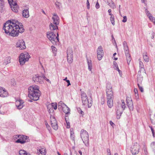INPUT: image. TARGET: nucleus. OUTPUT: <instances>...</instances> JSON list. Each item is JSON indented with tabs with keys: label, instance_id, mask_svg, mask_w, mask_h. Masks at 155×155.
Here are the masks:
<instances>
[{
	"label": "nucleus",
	"instance_id": "obj_23",
	"mask_svg": "<svg viewBox=\"0 0 155 155\" xmlns=\"http://www.w3.org/2000/svg\"><path fill=\"white\" fill-rule=\"evenodd\" d=\"M22 15L25 18H28L29 16L28 8L26 7L22 11Z\"/></svg>",
	"mask_w": 155,
	"mask_h": 155
},
{
	"label": "nucleus",
	"instance_id": "obj_56",
	"mask_svg": "<svg viewBox=\"0 0 155 155\" xmlns=\"http://www.w3.org/2000/svg\"><path fill=\"white\" fill-rule=\"evenodd\" d=\"M111 10L110 9H109L108 10V13H109V15L111 16V15H113V14H112L111 13Z\"/></svg>",
	"mask_w": 155,
	"mask_h": 155
},
{
	"label": "nucleus",
	"instance_id": "obj_55",
	"mask_svg": "<svg viewBox=\"0 0 155 155\" xmlns=\"http://www.w3.org/2000/svg\"><path fill=\"white\" fill-rule=\"evenodd\" d=\"M153 22L155 25V18L152 16V18H151V20H150Z\"/></svg>",
	"mask_w": 155,
	"mask_h": 155
},
{
	"label": "nucleus",
	"instance_id": "obj_25",
	"mask_svg": "<svg viewBox=\"0 0 155 155\" xmlns=\"http://www.w3.org/2000/svg\"><path fill=\"white\" fill-rule=\"evenodd\" d=\"M58 25H54L53 23H51L49 26L50 29L51 31L54 30L56 29H58Z\"/></svg>",
	"mask_w": 155,
	"mask_h": 155
},
{
	"label": "nucleus",
	"instance_id": "obj_20",
	"mask_svg": "<svg viewBox=\"0 0 155 155\" xmlns=\"http://www.w3.org/2000/svg\"><path fill=\"white\" fill-rule=\"evenodd\" d=\"M8 94V92L5 88L0 87V97H5L7 96Z\"/></svg>",
	"mask_w": 155,
	"mask_h": 155
},
{
	"label": "nucleus",
	"instance_id": "obj_14",
	"mask_svg": "<svg viewBox=\"0 0 155 155\" xmlns=\"http://www.w3.org/2000/svg\"><path fill=\"white\" fill-rule=\"evenodd\" d=\"M116 111L117 115V119H119L120 118L123 111V110L122 109L120 106L118 104L116 107Z\"/></svg>",
	"mask_w": 155,
	"mask_h": 155
},
{
	"label": "nucleus",
	"instance_id": "obj_15",
	"mask_svg": "<svg viewBox=\"0 0 155 155\" xmlns=\"http://www.w3.org/2000/svg\"><path fill=\"white\" fill-rule=\"evenodd\" d=\"M106 94L107 95H113V92L112 91V86L110 83L108 82L106 86Z\"/></svg>",
	"mask_w": 155,
	"mask_h": 155
},
{
	"label": "nucleus",
	"instance_id": "obj_17",
	"mask_svg": "<svg viewBox=\"0 0 155 155\" xmlns=\"http://www.w3.org/2000/svg\"><path fill=\"white\" fill-rule=\"evenodd\" d=\"M126 103L130 110L131 111H133L134 109V106L133 101L131 98L129 97H127Z\"/></svg>",
	"mask_w": 155,
	"mask_h": 155
},
{
	"label": "nucleus",
	"instance_id": "obj_58",
	"mask_svg": "<svg viewBox=\"0 0 155 155\" xmlns=\"http://www.w3.org/2000/svg\"><path fill=\"white\" fill-rule=\"evenodd\" d=\"M155 35V33L154 32H152V33L151 34V35H152L151 38L152 39L154 38V37Z\"/></svg>",
	"mask_w": 155,
	"mask_h": 155
},
{
	"label": "nucleus",
	"instance_id": "obj_9",
	"mask_svg": "<svg viewBox=\"0 0 155 155\" xmlns=\"http://www.w3.org/2000/svg\"><path fill=\"white\" fill-rule=\"evenodd\" d=\"M19 139L16 140V142L24 144L25 143L28 142L29 141V137L25 135H16Z\"/></svg>",
	"mask_w": 155,
	"mask_h": 155
},
{
	"label": "nucleus",
	"instance_id": "obj_3",
	"mask_svg": "<svg viewBox=\"0 0 155 155\" xmlns=\"http://www.w3.org/2000/svg\"><path fill=\"white\" fill-rule=\"evenodd\" d=\"M47 36L49 40L54 44H56L57 42L59 41V35L57 33V36L52 32L49 31L47 32Z\"/></svg>",
	"mask_w": 155,
	"mask_h": 155
},
{
	"label": "nucleus",
	"instance_id": "obj_34",
	"mask_svg": "<svg viewBox=\"0 0 155 155\" xmlns=\"http://www.w3.org/2000/svg\"><path fill=\"white\" fill-rule=\"evenodd\" d=\"M4 107L2 105L0 106V113L3 114L5 113V110L4 109Z\"/></svg>",
	"mask_w": 155,
	"mask_h": 155
},
{
	"label": "nucleus",
	"instance_id": "obj_35",
	"mask_svg": "<svg viewBox=\"0 0 155 155\" xmlns=\"http://www.w3.org/2000/svg\"><path fill=\"white\" fill-rule=\"evenodd\" d=\"M114 17V15H111L110 17V21L113 25H115Z\"/></svg>",
	"mask_w": 155,
	"mask_h": 155
},
{
	"label": "nucleus",
	"instance_id": "obj_1",
	"mask_svg": "<svg viewBox=\"0 0 155 155\" xmlns=\"http://www.w3.org/2000/svg\"><path fill=\"white\" fill-rule=\"evenodd\" d=\"M3 28L6 34L9 33L13 37L18 36L19 33H21L25 30L22 24L16 20L7 21L4 24Z\"/></svg>",
	"mask_w": 155,
	"mask_h": 155
},
{
	"label": "nucleus",
	"instance_id": "obj_47",
	"mask_svg": "<svg viewBox=\"0 0 155 155\" xmlns=\"http://www.w3.org/2000/svg\"><path fill=\"white\" fill-rule=\"evenodd\" d=\"M55 5L57 7H58L59 8L60 7L61 5V3L58 2H55Z\"/></svg>",
	"mask_w": 155,
	"mask_h": 155
},
{
	"label": "nucleus",
	"instance_id": "obj_18",
	"mask_svg": "<svg viewBox=\"0 0 155 155\" xmlns=\"http://www.w3.org/2000/svg\"><path fill=\"white\" fill-rule=\"evenodd\" d=\"M9 5L11 9L13 11L16 13L18 12L19 7L16 2H13V3H11V4H9Z\"/></svg>",
	"mask_w": 155,
	"mask_h": 155
},
{
	"label": "nucleus",
	"instance_id": "obj_38",
	"mask_svg": "<svg viewBox=\"0 0 155 155\" xmlns=\"http://www.w3.org/2000/svg\"><path fill=\"white\" fill-rule=\"evenodd\" d=\"M70 134H71V138L73 140H74V132L73 131V130L72 128H71L70 129Z\"/></svg>",
	"mask_w": 155,
	"mask_h": 155
},
{
	"label": "nucleus",
	"instance_id": "obj_52",
	"mask_svg": "<svg viewBox=\"0 0 155 155\" xmlns=\"http://www.w3.org/2000/svg\"><path fill=\"white\" fill-rule=\"evenodd\" d=\"M100 6L99 3L97 2L95 5V7L97 9H98L100 8Z\"/></svg>",
	"mask_w": 155,
	"mask_h": 155
},
{
	"label": "nucleus",
	"instance_id": "obj_33",
	"mask_svg": "<svg viewBox=\"0 0 155 155\" xmlns=\"http://www.w3.org/2000/svg\"><path fill=\"white\" fill-rule=\"evenodd\" d=\"M55 124L51 123V125L52 127L55 130H56L58 128V126L57 123H55Z\"/></svg>",
	"mask_w": 155,
	"mask_h": 155
},
{
	"label": "nucleus",
	"instance_id": "obj_32",
	"mask_svg": "<svg viewBox=\"0 0 155 155\" xmlns=\"http://www.w3.org/2000/svg\"><path fill=\"white\" fill-rule=\"evenodd\" d=\"M87 61L88 65V69L90 71H91L92 69L91 61V60L89 61L88 60H87Z\"/></svg>",
	"mask_w": 155,
	"mask_h": 155
},
{
	"label": "nucleus",
	"instance_id": "obj_40",
	"mask_svg": "<svg viewBox=\"0 0 155 155\" xmlns=\"http://www.w3.org/2000/svg\"><path fill=\"white\" fill-rule=\"evenodd\" d=\"M151 123L153 124H155V115L153 116L150 118Z\"/></svg>",
	"mask_w": 155,
	"mask_h": 155
},
{
	"label": "nucleus",
	"instance_id": "obj_39",
	"mask_svg": "<svg viewBox=\"0 0 155 155\" xmlns=\"http://www.w3.org/2000/svg\"><path fill=\"white\" fill-rule=\"evenodd\" d=\"M143 80V78L142 77H137V81L138 84H141L142 80Z\"/></svg>",
	"mask_w": 155,
	"mask_h": 155
},
{
	"label": "nucleus",
	"instance_id": "obj_63",
	"mask_svg": "<svg viewBox=\"0 0 155 155\" xmlns=\"http://www.w3.org/2000/svg\"><path fill=\"white\" fill-rule=\"evenodd\" d=\"M134 91L135 93V94L138 93L137 89V88H135L134 90Z\"/></svg>",
	"mask_w": 155,
	"mask_h": 155
},
{
	"label": "nucleus",
	"instance_id": "obj_59",
	"mask_svg": "<svg viewBox=\"0 0 155 155\" xmlns=\"http://www.w3.org/2000/svg\"><path fill=\"white\" fill-rule=\"evenodd\" d=\"M120 5H119V13L120 14V15L122 16V15H121V12H120Z\"/></svg>",
	"mask_w": 155,
	"mask_h": 155
},
{
	"label": "nucleus",
	"instance_id": "obj_43",
	"mask_svg": "<svg viewBox=\"0 0 155 155\" xmlns=\"http://www.w3.org/2000/svg\"><path fill=\"white\" fill-rule=\"evenodd\" d=\"M47 108H48V111L49 113L51 114V115L50 114L51 113H53V112L54 111V110H53V108H52L51 107V108H48V105L47 106Z\"/></svg>",
	"mask_w": 155,
	"mask_h": 155
},
{
	"label": "nucleus",
	"instance_id": "obj_62",
	"mask_svg": "<svg viewBox=\"0 0 155 155\" xmlns=\"http://www.w3.org/2000/svg\"><path fill=\"white\" fill-rule=\"evenodd\" d=\"M135 96L136 98V99H138L139 98V95H138V93H136V94H135Z\"/></svg>",
	"mask_w": 155,
	"mask_h": 155
},
{
	"label": "nucleus",
	"instance_id": "obj_4",
	"mask_svg": "<svg viewBox=\"0 0 155 155\" xmlns=\"http://www.w3.org/2000/svg\"><path fill=\"white\" fill-rule=\"evenodd\" d=\"M30 58L28 52L21 53L19 57V61L21 65H23L26 61L29 60Z\"/></svg>",
	"mask_w": 155,
	"mask_h": 155
},
{
	"label": "nucleus",
	"instance_id": "obj_51",
	"mask_svg": "<svg viewBox=\"0 0 155 155\" xmlns=\"http://www.w3.org/2000/svg\"><path fill=\"white\" fill-rule=\"evenodd\" d=\"M17 0H8L9 4H11L12 3H13V2H16Z\"/></svg>",
	"mask_w": 155,
	"mask_h": 155
},
{
	"label": "nucleus",
	"instance_id": "obj_37",
	"mask_svg": "<svg viewBox=\"0 0 155 155\" xmlns=\"http://www.w3.org/2000/svg\"><path fill=\"white\" fill-rule=\"evenodd\" d=\"M121 102H122V104H121V108L123 110H124L126 108V106L125 104V103L124 100H121Z\"/></svg>",
	"mask_w": 155,
	"mask_h": 155
},
{
	"label": "nucleus",
	"instance_id": "obj_57",
	"mask_svg": "<svg viewBox=\"0 0 155 155\" xmlns=\"http://www.w3.org/2000/svg\"><path fill=\"white\" fill-rule=\"evenodd\" d=\"M66 81L68 83L67 86H68L70 85H71V84L70 83V81L69 80H66Z\"/></svg>",
	"mask_w": 155,
	"mask_h": 155
},
{
	"label": "nucleus",
	"instance_id": "obj_11",
	"mask_svg": "<svg viewBox=\"0 0 155 155\" xmlns=\"http://www.w3.org/2000/svg\"><path fill=\"white\" fill-rule=\"evenodd\" d=\"M73 51L71 48H69L67 51V57L68 62L71 63L73 61Z\"/></svg>",
	"mask_w": 155,
	"mask_h": 155
},
{
	"label": "nucleus",
	"instance_id": "obj_10",
	"mask_svg": "<svg viewBox=\"0 0 155 155\" xmlns=\"http://www.w3.org/2000/svg\"><path fill=\"white\" fill-rule=\"evenodd\" d=\"M140 148V147L139 144L137 143H135L131 145L130 150L132 154L135 155L138 153Z\"/></svg>",
	"mask_w": 155,
	"mask_h": 155
},
{
	"label": "nucleus",
	"instance_id": "obj_46",
	"mask_svg": "<svg viewBox=\"0 0 155 155\" xmlns=\"http://www.w3.org/2000/svg\"><path fill=\"white\" fill-rule=\"evenodd\" d=\"M137 85L140 91L142 92H143V90L142 87L139 84H137Z\"/></svg>",
	"mask_w": 155,
	"mask_h": 155
},
{
	"label": "nucleus",
	"instance_id": "obj_44",
	"mask_svg": "<svg viewBox=\"0 0 155 155\" xmlns=\"http://www.w3.org/2000/svg\"><path fill=\"white\" fill-rule=\"evenodd\" d=\"M51 48L53 53H55L57 51L56 48L54 46H52L51 47Z\"/></svg>",
	"mask_w": 155,
	"mask_h": 155
},
{
	"label": "nucleus",
	"instance_id": "obj_24",
	"mask_svg": "<svg viewBox=\"0 0 155 155\" xmlns=\"http://www.w3.org/2000/svg\"><path fill=\"white\" fill-rule=\"evenodd\" d=\"M105 2L108 3V5L111 8L114 9L116 8V6L112 1V0H106Z\"/></svg>",
	"mask_w": 155,
	"mask_h": 155
},
{
	"label": "nucleus",
	"instance_id": "obj_19",
	"mask_svg": "<svg viewBox=\"0 0 155 155\" xmlns=\"http://www.w3.org/2000/svg\"><path fill=\"white\" fill-rule=\"evenodd\" d=\"M42 78V77L39 76L38 74H36L33 76L32 79L35 82L42 83L43 82Z\"/></svg>",
	"mask_w": 155,
	"mask_h": 155
},
{
	"label": "nucleus",
	"instance_id": "obj_28",
	"mask_svg": "<svg viewBox=\"0 0 155 155\" xmlns=\"http://www.w3.org/2000/svg\"><path fill=\"white\" fill-rule=\"evenodd\" d=\"M143 58L145 61L148 62L149 61V58L146 52L143 53Z\"/></svg>",
	"mask_w": 155,
	"mask_h": 155
},
{
	"label": "nucleus",
	"instance_id": "obj_54",
	"mask_svg": "<svg viewBox=\"0 0 155 155\" xmlns=\"http://www.w3.org/2000/svg\"><path fill=\"white\" fill-rule=\"evenodd\" d=\"M110 124L113 127H114L115 125V124L111 120L110 121Z\"/></svg>",
	"mask_w": 155,
	"mask_h": 155
},
{
	"label": "nucleus",
	"instance_id": "obj_64",
	"mask_svg": "<svg viewBox=\"0 0 155 155\" xmlns=\"http://www.w3.org/2000/svg\"><path fill=\"white\" fill-rule=\"evenodd\" d=\"M149 127L150 128L152 132H154V130L151 126H149Z\"/></svg>",
	"mask_w": 155,
	"mask_h": 155
},
{
	"label": "nucleus",
	"instance_id": "obj_6",
	"mask_svg": "<svg viewBox=\"0 0 155 155\" xmlns=\"http://www.w3.org/2000/svg\"><path fill=\"white\" fill-rule=\"evenodd\" d=\"M81 137L85 144L87 146L89 145V135L88 132L85 130L82 129L81 131Z\"/></svg>",
	"mask_w": 155,
	"mask_h": 155
},
{
	"label": "nucleus",
	"instance_id": "obj_21",
	"mask_svg": "<svg viewBox=\"0 0 155 155\" xmlns=\"http://www.w3.org/2000/svg\"><path fill=\"white\" fill-rule=\"evenodd\" d=\"M52 19L53 21V24L56 25H58L59 23V18L57 14H54Z\"/></svg>",
	"mask_w": 155,
	"mask_h": 155
},
{
	"label": "nucleus",
	"instance_id": "obj_60",
	"mask_svg": "<svg viewBox=\"0 0 155 155\" xmlns=\"http://www.w3.org/2000/svg\"><path fill=\"white\" fill-rule=\"evenodd\" d=\"M140 67L141 66V68H143V64L142 62L140 61Z\"/></svg>",
	"mask_w": 155,
	"mask_h": 155
},
{
	"label": "nucleus",
	"instance_id": "obj_45",
	"mask_svg": "<svg viewBox=\"0 0 155 155\" xmlns=\"http://www.w3.org/2000/svg\"><path fill=\"white\" fill-rule=\"evenodd\" d=\"M113 64V65L114 66V68L115 69V68H116L118 67V64L116 61H114Z\"/></svg>",
	"mask_w": 155,
	"mask_h": 155
},
{
	"label": "nucleus",
	"instance_id": "obj_36",
	"mask_svg": "<svg viewBox=\"0 0 155 155\" xmlns=\"http://www.w3.org/2000/svg\"><path fill=\"white\" fill-rule=\"evenodd\" d=\"M4 0H0V10L2 9L4 6Z\"/></svg>",
	"mask_w": 155,
	"mask_h": 155
},
{
	"label": "nucleus",
	"instance_id": "obj_61",
	"mask_svg": "<svg viewBox=\"0 0 155 155\" xmlns=\"http://www.w3.org/2000/svg\"><path fill=\"white\" fill-rule=\"evenodd\" d=\"M115 70H117V71H118V72H119V74H120V73H121V71H120V70H119V68L118 67L117 68H115Z\"/></svg>",
	"mask_w": 155,
	"mask_h": 155
},
{
	"label": "nucleus",
	"instance_id": "obj_29",
	"mask_svg": "<svg viewBox=\"0 0 155 155\" xmlns=\"http://www.w3.org/2000/svg\"><path fill=\"white\" fill-rule=\"evenodd\" d=\"M50 118L51 124L53 123L55 124V123H57V121L55 118V117L54 116L52 115H50Z\"/></svg>",
	"mask_w": 155,
	"mask_h": 155
},
{
	"label": "nucleus",
	"instance_id": "obj_5",
	"mask_svg": "<svg viewBox=\"0 0 155 155\" xmlns=\"http://www.w3.org/2000/svg\"><path fill=\"white\" fill-rule=\"evenodd\" d=\"M81 98L82 102V105H86L87 103L88 107L90 108L92 105V99H87V97L86 94L84 92H81Z\"/></svg>",
	"mask_w": 155,
	"mask_h": 155
},
{
	"label": "nucleus",
	"instance_id": "obj_27",
	"mask_svg": "<svg viewBox=\"0 0 155 155\" xmlns=\"http://www.w3.org/2000/svg\"><path fill=\"white\" fill-rule=\"evenodd\" d=\"M51 107L53 109L54 108V110H56L57 108V104L56 103H52L51 104L48 105V108Z\"/></svg>",
	"mask_w": 155,
	"mask_h": 155
},
{
	"label": "nucleus",
	"instance_id": "obj_31",
	"mask_svg": "<svg viewBox=\"0 0 155 155\" xmlns=\"http://www.w3.org/2000/svg\"><path fill=\"white\" fill-rule=\"evenodd\" d=\"M19 153V155H30V154L28 155L27 152L23 150H20Z\"/></svg>",
	"mask_w": 155,
	"mask_h": 155
},
{
	"label": "nucleus",
	"instance_id": "obj_48",
	"mask_svg": "<svg viewBox=\"0 0 155 155\" xmlns=\"http://www.w3.org/2000/svg\"><path fill=\"white\" fill-rule=\"evenodd\" d=\"M127 18L126 16H125L123 17V19L122 20V21L123 22H125L127 21Z\"/></svg>",
	"mask_w": 155,
	"mask_h": 155
},
{
	"label": "nucleus",
	"instance_id": "obj_30",
	"mask_svg": "<svg viewBox=\"0 0 155 155\" xmlns=\"http://www.w3.org/2000/svg\"><path fill=\"white\" fill-rule=\"evenodd\" d=\"M11 58L10 57H6L4 61V63L6 64H7L10 63Z\"/></svg>",
	"mask_w": 155,
	"mask_h": 155
},
{
	"label": "nucleus",
	"instance_id": "obj_16",
	"mask_svg": "<svg viewBox=\"0 0 155 155\" xmlns=\"http://www.w3.org/2000/svg\"><path fill=\"white\" fill-rule=\"evenodd\" d=\"M113 95H107V102L108 107L111 108L113 105Z\"/></svg>",
	"mask_w": 155,
	"mask_h": 155
},
{
	"label": "nucleus",
	"instance_id": "obj_13",
	"mask_svg": "<svg viewBox=\"0 0 155 155\" xmlns=\"http://www.w3.org/2000/svg\"><path fill=\"white\" fill-rule=\"evenodd\" d=\"M97 58L99 61L101 60L104 56V51L101 46L98 47L97 50Z\"/></svg>",
	"mask_w": 155,
	"mask_h": 155
},
{
	"label": "nucleus",
	"instance_id": "obj_26",
	"mask_svg": "<svg viewBox=\"0 0 155 155\" xmlns=\"http://www.w3.org/2000/svg\"><path fill=\"white\" fill-rule=\"evenodd\" d=\"M38 155H45V148H42L41 149L38 150Z\"/></svg>",
	"mask_w": 155,
	"mask_h": 155
},
{
	"label": "nucleus",
	"instance_id": "obj_12",
	"mask_svg": "<svg viewBox=\"0 0 155 155\" xmlns=\"http://www.w3.org/2000/svg\"><path fill=\"white\" fill-rule=\"evenodd\" d=\"M16 47L17 48H19L20 50L25 49L26 48L25 43L22 39L19 40L17 42Z\"/></svg>",
	"mask_w": 155,
	"mask_h": 155
},
{
	"label": "nucleus",
	"instance_id": "obj_53",
	"mask_svg": "<svg viewBox=\"0 0 155 155\" xmlns=\"http://www.w3.org/2000/svg\"><path fill=\"white\" fill-rule=\"evenodd\" d=\"M43 78L44 79V80H46V81L48 82H50L51 83V82L45 76H43Z\"/></svg>",
	"mask_w": 155,
	"mask_h": 155
},
{
	"label": "nucleus",
	"instance_id": "obj_49",
	"mask_svg": "<svg viewBox=\"0 0 155 155\" xmlns=\"http://www.w3.org/2000/svg\"><path fill=\"white\" fill-rule=\"evenodd\" d=\"M87 9H89L90 8V3L88 0H87Z\"/></svg>",
	"mask_w": 155,
	"mask_h": 155
},
{
	"label": "nucleus",
	"instance_id": "obj_2",
	"mask_svg": "<svg viewBox=\"0 0 155 155\" xmlns=\"http://www.w3.org/2000/svg\"><path fill=\"white\" fill-rule=\"evenodd\" d=\"M39 88V87L37 86L30 87L28 88V97L35 101L38 100L41 94Z\"/></svg>",
	"mask_w": 155,
	"mask_h": 155
},
{
	"label": "nucleus",
	"instance_id": "obj_41",
	"mask_svg": "<svg viewBox=\"0 0 155 155\" xmlns=\"http://www.w3.org/2000/svg\"><path fill=\"white\" fill-rule=\"evenodd\" d=\"M77 109L79 113L81 114L82 115H83L84 114V112L81 110V109L80 108H77Z\"/></svg>",
	"mask_w": 155,
	"mask_h": 155
},
{
	"label": "nucleus",
	"instance_id": "obj_42",
	"mask_svg": "<svg viewBox=\"0 0 155 155\" xmlns=\"http://www.w3.org/2000/svg\"><path fill=\"white\" fill-rule=\"evenodd\" d=\"M146 14L149 17V19L150 20H151V18H152V16L151 14H150L149 11L147 12Z\"/></svg>",
	"mask_w": 155,
	"mask_h": 155
},
{
	"label": "nucleus",
	"instance_id": "obj_50",
	"mask_svg": "<svg viewBox=\"0 0 155 155\" xmlns=\"http://www.w3.org/2000/svg\"><path fill=\"white\" fill-rule=\"evenodd\" d=\"M45 125L46 126L47 128L48 129L50 130L51 129V127L48 124L47 122L45 123Z\"/></svg>",
	"mask_w": 155,
	"mask_h": 155
},
{
	"label": "nucleus",
	"instance_id": "obj_22",
	"mask_svg": "<svg viewBox=\"0 0 155 155\" xmlns=\"http://www.w3.org/2000/svg\"><path fill=\"white\" fill-rule=\"evenodd\" d=\"M24 102L22 100H17L15 102V104L17 109H20L22 108L23 106Z\"/></svg>",
	"mask_w": 155,
	"mask_h": 155
},
{
	"label": "nucleus",
	"instance_id": "obj_7",
	"mask_svg": "<svg viewBox=\"0 0 155 155\" xmlns=\"http://www.w3.org/2000/svg\"><path fill=\"white\" fill-rule=\"evenodd\" d=\"M58 108L61 110H62L66 115L70 113V108L61 101L58 103Z\"/></svg>",
	"mask_w": 155,
	"mask_h": 155
},
{
	"label": "nucleus",
	"instance_id": "obj_8",
	"mask_svg": "<svg viewBox=\"0 0 155 155\" xmlns=\"http://www.w3.org/2000/svg\"><path fill=\"white\" fill-rule=\"evenodd\" d=\"M123 45L124 47V49L125 54V55L127 58V64L129 65L131 60L130 57V55L129 53L128 48L127 45V43L125 41H124Z\"/></svg>",
	"mask_w": 155,
	"mask_h": 155
}]
</instances>
